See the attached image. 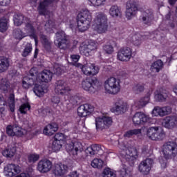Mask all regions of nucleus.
I'll return each mask as SVG.
<instances>
[{"mask_svg":"<svg viewBox=\"0 0 177 177\" xmlns=\"http://www.w3.org/2000/svg\"><path fill=\"white\" fill-rule=\"evenodd\" d=\"M26 18L23 15L21 14H15L14 15V24L15 26H17V27L19 26H21L22 23H25Z\"/></svg>","mask_w":177,"mask_h":177,"instance_id":"4c0bfd02","label":"nucleus"},{"mask_svg":"<svg viewBox=\"0 0 177 177\" xmlns=\"http://www.w3.org/2000/svg\"><path fill=\"white\" fill-rule=\"evenodd\" d=\"M53 73L54 74H56L57 75H60L62 74V68L59 67V65L55 64L53 67Z\"/></svg>","mask_w":177,"mask_h":177,"instance_id":"774afa93","label":"nucleus"},{"mask_svg":"<svg viewBox=\"0 0 177 177\" xmlns=\"http://www.w3.org/2000/svg\"><path fill=\"white\" fill-rule=\"evenodd\" d=\"M147 135L151 140H162L165 138L164 131H160L158 127L149 128Z\"/></svg>","mask_w":177,"mask_h":177,"instance_id":"f8f14e48","label":"nucleus"},{"mask_svg":"<svg viewBox=\"0 0 177 177\" xmlns=\"http://www.w3.org/2000/svg\"><path fill=\"white\" fill-rule=\"evenodd\" d=\"M62 142L54 140L51 145L52 151H54L55 153L60 151V149H62Z\"/></svg>","mask_w":177,"mask_h":177,"instance_id":"a18cd8bd","label":"nucleus"},{"mask_svg":"<svg viewBox=\"0 0 177 177\" xmlns=\"http://www.w3.org/2000/svg\"><path fill=\"white\" fill-rule=\"evenodd\" d=\"M44 28L48 32H53V28H56V21L55 19H51L44 25Z\"/></svg>","mask_w":177,"mask_h":177,"instance_id":"58836bf2","label":"nucleus"},{"mask_svg":"<svg viewBox=\"0 0 177 177\" xmlns=\"http://www.w3.org/2000/svg\"><path fill=\"white\" fill-rule=\"evenodd\" d=\"M91 27V24L88 23L87 21L86 22L85 21H82L80 19H77V28L80 32H84V31H86L88 28Z\"/></svg>","mask_w":177,"mask_h":177,"instance_id":"c9c22d12","label":"nucleus"},{"mask_svg":"<svg viewBox=\"0 0 177 177\" xmlns=\"http://www.w3.org/2000/svg\"><path fill=\"white\" fill-rule=\"evenodd\" d=\"M32 50V46L30 44H27L26 47L22 53V56L24 57H27L30 55V52Z\"/></svg>","mask_w":177,"mask_h":177,"instance_id":"864d4df0","label":"nucleus"},{"mask_svg":"<svg viewBox=\"0 0 177 177\" xmlns=\"http://www.w3.org/2000/svg\"><path fill=\"white\" fill-rule=\"evenodd\" d=\"M163 125L167 129H174L177 125V117L176 115L167 116L164 119Z\"/></svg>","mask_w":177,"mask_h":177,"instance_id":"5701e85b","label":"nucleus"},{"mask_svg":"<svg viewBox=\"0 0 177 177\" xmlns=\"http://www.w3.org/2000/svg\"><path fill=\"white\" fill-rule=\"evenodd\" d=\"M77 20H82V21H88V23L92 22V14L88 10H84L77 15Z\"/></svg>","mask_w":177,"mask_h":177,"instance_id":"cd10ccee","label":"nucleus"},{"mask_svg":"<svg viewBox=\"0 0 177 177\" xmlns=\"http://www.w3.org/2000/svg\"><path fill=\"white\" fill-rule=\"evenodd\" d=\"M31 109V106H30V104L25 103L20 106L19 107V111L21 114H26L28 110Z\"/></svg>","mask_w":177,"mask_h":177,"instance_id":"5fc2aeb1","label":"nucleus"},{"mask_svg":"<svg viewBox=\"0 0 177 177\" xmlns=\"http://www.w3.org/2000/svg\"><path fill=\"white\" fill-rule=\"evenodd\" d=\"M139 133H142V130L139 129H135L133 130H129L127 131L124 134V138H131V136H133V135H139Z\"/></svg>","mask_w":177,"mask_h":177,"instance_id":"de8ad7c7","label":"nucleus"},{"mask_svg":"<svg viewBox=\"0 0 177 177\" xmlns=\"http://www.w3.org/2000/svg\"><path fill=\"white\" fill-rule=\"evenodd\" d=\"M66 151L68 152L70 156H73V157H78L79 154H81L84 149H82V145L81 142H75L72 144H68L66 145Z\"/></svg>","mask_w":177,"mask_h":177,"instance_id":"2eb2a0df","label":"nucleus"},{"mask_svg":"<svg viewBox=\"0 0 177 177\" xmlns=\"http://www.w3.org/2000/svg\"><path fill=\"white\" fill-rule=\"evenodd\" d=\"M39 160V154L38 153H30L28 156V161L31 164H34V162H37Z\"/></svg>","mask_w":177,"mask_h":177,"instance_id":"3c124183","label":"nucleus"},{"mask_svg":"<svg viewBox=\"0 0 177 177\" xmlns=\"http://www.w3.org/2000/svg\"><path fill=\"white\" fill-rule=\"evenodd\" d=\"M10 66V63L8 58L3 57L0 58V73H5Z\"/></svg>","mask_w":177,"mask_h":177,"instance_id":"72a5a7b5","label":"nucleus"},{"mask_svg":"<svg viewBox=\"0 0 177 177\" xmlns=\"http://www.w3.org/2000/svg\"><path fill=\"white\" fill-rule=\"evenodd\" d=\"M150 102V93H148L145 97L135 102V106L137 109L145 107Z\"/></svg>","mask_w":177,"mask_h":177,"instance_id":"473e14b6","label":"nucleus"},{"mask_svg":"<svg viewBox=\"0 0 177 177\" xmlns=\"http://www.w3.org/2000/svg\"><path fill=\"white\" fill-rule=\"evenodd\" d=\"M132 57V48L124 47L119 50L117 55L118 60L120 62H129Z\"/></svg>","mask_w":177,"mask_h":177,"instance_id":"4468645a","label":"nucleus"},{"mask_svg":"<svg viewBox=\"0 0 177 177\" xmlns=\"http://www.w3.org/2000/svg\"><path fill=\"white\" fill-rule=\"evenodd\" d=\"M75 67L81 68L83 74L85 75H96L99 73V67L91 62H87L84 65H82V64H75Z\"/></svg>","mask_w":177,"mask_h":177,"instance_id":"39448f33","label":"nucleus"},{"mask_svg":"<svg viewBox=\"0 0 177 177\" xmlns=\"http://www.w3.org/2000/svg\"><path fill=\"white\" fill-rule=\"evenodd\" d=\"M103 177H117L113 171H111L110 169H105L103 171Z\"/></svg>","mask_w":177,"mask_h":177,"instance_id":"bf43d9fd","label":"nucleus"},{"mask_svg":"<svg viewBox=\"0 0 177 177\" xmlns=\"http://www.w3.org/2000/svg\"><path fill=\"white\" fill-rule=\"evenodd\" d=\"M153 164H154V160L149 158L141 161L138 166L139 172L142 175H149L153 168Z\"/></svg>","mask_w":177,"mask_h":177,"instance_id":"9b49d317","label":"nucleus"},{"mask_svg":"<svg viewBox=\"0 0 177 177\" xmlns=\"http://www.w3.org/2000/svg\"><path fill=\"white\" fill-rule=\"evenodd\" d=\"M120 176L122 177H131V171L127 169V168L124 167L120 170Z\"/></svg>","mask_w":177,"mask_h":177,"instance_id":"680f3d73","label":"nucleus"},{"mask_svg":"<svg viewBox=\"0 0 177 177\" xmlns=\"http://www.w3.org/2000/svg\"><path fill=\"white\" fill-rule=\"evenodd\" d=\"M138 3L133 0H129L126 4V17L128 20L133 19L138 13Z\"/></svg>","mask_w":177,"mask_h":177,"instance_id":"1a4fd4ad","label":"nucleus"},{"mask_svg":"<svg viewBox=\"0 0 177 177\" xmlns=\"http://www.w3.org/2000/svg\"><path fill=\"white\" fill-rule=\"evenodd\" d=\"M162 151L165 160H172L177 156V143L175 141H168L163 144Z\"/></svg>","mask_w":177,"mask_h":177,"instance_id":"7ed1b4c3","label":"nucleus"},{"mask_svg":"<svg viewBox=\"0 0 177 177\" xmlns=\"http://www.w3.org/2000/svg\"><path fill=\"white\" fill-rule=\"evenodd\" d=\"M14 37L16 38V39H19V41H21L23 38H25V37H27L26 33L23 32L21 30L17 29L14 31Z\"/></svg>","mask_w":177,"mask_h":177,"instance_id":"09e8293b","label":"nucleus"},{"mask_svg":"<svg viewBox=\"0 0 177 177\" xmlns=\"http://www.w3.org/2000/svg\"><path fill=\"white\" fill-rule=\"evenodd\" d=\"M80 53L84 56H89V53H91V51L88 49L86 45L80 47Z\"/></svg>","mask_w":177,"mask_h":177,"instance_id":"052dcab7","label":"nucleus"},{"mask_svg":"<svg viewBox=\"0 0 177 177\" xmlns=\"http://www.w3.org/2000/svg\"><path fill=\"white\" fill-rule=\"evenodd\" d=\"M64 134L62 133H57L54 136V140L59 142L60 143H63V142H64Z\"/></svg>","mask_w":177,"mask_h":177,"instance_id":"13d9d810","label":"nucleus"},{"mask_svg":"<svg viewBox=\"0 0 177 177\" xmlns=\"http://www.w3.org/2000/svg\"><path fill=\"white\" fill-rule=\"evenodd\" d=\"M8 107L12 113H15V94H10L8 99Z\"/></svg>","mask_w":177,"mask_h":177,"instance_id":"c03bdc74","label":"nucleus"},{"mask_svg":"<svg viewBox=\"0 0 177 177\" xmlns=\"http://www.w3.org/2000/svg\"><path fill=\"white\" fill-rule=\"evenodd\" d=\"M78 100H80V97L77 95H73L69 98L70 103H71V104L73 106H75V104H78Z\"/></svg>","mask_w":177,"mask_h":177,"instance_id":"0e129e2a","label":"nucleus"},{"mask_svg":"<svg viewBox=\"0 0 177 177\" xmlns=\"http://www.w3.org/2000/svg\"><path fill=\"white\" fill-rule=\"evenodd\" d=\"M93 110H95V107L92 104H82L77 108V114L79 117H86L92 114Z\"/></svg>","mask_w":177,"mask_h":177,"instance_id":"a211bd4d","label":"nucleus"},{"mask_svg":"<svg viewBox=\"0 0 177 177\" xmlns=\"http://www.w3.org/2000/svg\"><path fill=\"white\" fill-rule=\"evenodd\" d=\"M154 19V15H153V11L151 10H146L142 12V20L144 24H150Z\"/></svg>","mask_w":177,"mask_h":177,"instance_id":"c85d7f7f","label":"nucleus"},{"mask_svg":"<svg viewBox=\"0 0 177 177\" xmlns=\"http://www.w3.org/2000/svg\"><path fill=\"white\" fill-rule=\"evenodd\" d=\"M6 30H8V22L1 20L0 21V32H5Z\"/></svg>","mask_w":177,"mask_h":177,"instance_id":"e2e57ef3","label":"nucleus"},{"mask_svg":"<svg viewBox=\"0 0 177 177\" xmlns=\"http://www.w3.org/2000/svg\"><path fill=\"white\" fill-rule=\"evenodd\" d=\"M122 156L126 161L131 165H133V160L138 158L139 153L138 149L136 147H129L127 149H123Z\"/></svg>","mask_w":177,"mask_h":177,"instance_id":"0eeeda50","label":"nucleus"},{"mask_svg":"<svg viewBox=\"0 0 177 177\" xmlns=\"http://www.w3.org/2000/svg\"><path fill=\"white\" fill-rule=\"evenodd\" d=\"M55 93H58V95H66L68 92L71 91L70 86L67 85V83L63 80H58L55 83Z\"/></svg>","mask_w":177,"mask_h":177,"instance_id":"6ab92c4d","label":"nucleus"},{"mask_svg":"<svg viewBox=\"0 0 177 177\" xmlns=\"http://www.w3.org/2000/svg\"><path fill=\"white\" fill-rule=\"evenodd\" d=\"M12 127L15 136H23L26 133V130L21 129L17 123H15Z\"/></svg>","mask_w":177,"mask_h":177,"instance_id":"a19ab883","label":"nucleus"},{"mask_svg":"<svg viewBox=\"0 0 177 177\" xmlns=\"http://www.w3.org/2000/svg\"><path fill=\"white\" fill-rule=\"evenodd\" d=\"M86 46L90 52H92V50H96V49H97V43L93 40H90L88 44Z\"/></svg>","mask_w":177,"mask_h":177,"instance_id":"603ef678","label":"nucleus"},{"mask_svg":"<svg viewBox=\"0 0 177 177\" xmlns=\"http://www.w3.org/2000/svg\"><path fill=\"white\" fill-rule=\"evenodd\" d=\"M172 111V109L170 106H155L152 111V115L153 117H164V115H168V114H171Z\"/></svg>","mask_w":177,"mask_h":177,"instance_id":"aec40b11","label":"nucleus"},{"mask_svg":"<svg viewBox=\"0 0 177 177\" xmlns=\"http://www.w3.org/2000/svg\"><path fill=\"white\" fill-rule=\"evenodd\" d=\"M54 44L59 49H67L70 45V41L67 39V36H66L64 32L59 31L56 33V39Z\"/></svg>","mask_w":177,"mask_h":177,"instance_id":"6e6552de","label":"nucleus"},{"mask_svg":"<svg viewBox=\"0 0 177 177\" xmlns=\"http://www.w3.org/2000/svg\"><path fill=\"white\" fill-rule=\"evenodd\" d=\"M82 86L84 91L90 93H95L102 88V83L96 77L88 78L82 82Z\"/></svg>","mask_w":177,"mask_h":177,"instance_id":"20e7f679","label":"nucleus"},{"mask_svg":"<svg viewBox=\"0 0 177 177\" xmlns=\"http://www.w3.org/2000/svg\"><path fill=\"white\" fill-rule=\"evenodd\" d=\"M6 133L8 136H16L15 131H13V127L12 125H8L6 128Z\"/></svg>","mask_w":177,"mask_h":177,"instance_id":"69168bd1","label":"nucleus"},{"mask_svg":"<svg viewBox=\"0 0 177 177\" xmlns=\"http://www.w3.org/2000/svg\"><path fill=\"white\" fill-rule=\"evenodd\" d=\"M127 111L128 104L121 99L118 100L115 102L113 107L111 109L112 113H115V114H117L118 115L124 114V113H127Z\"/></svg>","mask_w":177,"mask_h":177,"instance_id":"ddd939ff","label":"nucleus"},{"mask_svg":"<svg viewBox=\"0 0 177 177\" xmlns=\"http://www.w3.org/2000/svg\"><path fill=\"white\" fill-rule=\"evenodd\" d=\"M53 167L52 161L45 158L38 162L37 169L41 174H46V172H49L52 169Z\"/></svg>","mask_w":177,"mask_h":177,"instance_id":"dca6fc26","label":"nucleus"},{"mask_svg":"<svg viewBox=\"0 0 177 177\" xmlns=\"http://www.w3.org/2000/svg\"><path fill=\"white\" fill-rule=\"evenodd\" d=\"M104 90L109 95H117L121 91V80L115 77H109L104 83Z\"/></svg>","mask_w":177,"mask_h":177,"instance_id":"f03ea898","label":"nucleus"},{"mask_svg":"<svg viewBox=\"0 0 177 177\" xmlns=\"http://www.w3.org/2000/svg\"><path fill=\"white\" fill-rule=\"evenodd\" d=\"M131 120L134 125H143L153 122V119L143 112H136L132 116Z\"/></svg>","mask_w":177,"mask_h":177,"instance_id":"423d86ee","label":"nucleus"},{"mask_svg":"<svg viewBox=\"0 0 177 177\" xmlns=\"http://www.w3.org/2000/svg\"><path fill=\"white\" fill-rule=\"evenodd\" d=\"M33 92L39 97H42L45 93H48V85L46 84H38V82L35 84L33 88Z\"/></svg>","mask_w":177,"mask_h":177,"instance_id":"393cba45","label":"nucleus"},{"mask_svg":"<svg viewBox=\"0 0 177 177\" xmlns=\"http://www.w3.org/2000/svg\"><path fill=\"white\" fill-rule=\"evenodd\" d=\"M37 82H39V81L37 80V77L28 75L24 77L22 81V86H24L25 89H28L30 86L35 85V84H37Z\"/></svg>","mask_w":177,"mask_h":177,"instance_id":"bb28decb","label":"nucleus"},{"mask_svg":"<svg viewBox=\"0 0 177 177\" xmlns=\"http://www.w3.org/2000/svg\"><path fill=\"white\" fill-rule=\"evenodd\" d=\"M100 151H102V146L99 145H93L86 149V153L88 154V156L99 154Z\"/></svg>","mask_w":177,"mask_h":177,"instance_id":"c756f323","label":"nucleus"},{"mask_svg":"<svg viewBox=\"0 0 177 177\" xmlns=\"http://www.w3.org/2000/svg\"><path fill=\"white\" fill-rule=\"evenodd\" d=\"M41 39L46 50H47V52H50V49H52V43H50L49 39L46 38V36H41Z\"/></svg>","mask_w":177,"mask_h":177,"instance_id":"79ce46f5","label":"nucleus"},{"mask_svg":"<svg viewBox=\"0 0 177 177\" xmlns=\"http://www.w3.org/2000/svg\"><path fill=\"white\" fill-rule=\"evenodd\" d=\"M133 91L135 93H140L145 91V85L143 84H137L133 87Z\"/></svg>","mask_w":177,"mask_h":177,"instance_id":"6e6d98bb","label":"nucleus"},{"mask_svg":"<svg viewBox=\"0 0 177 177\" xmlns=\"http://www.w3.org/2000/svg\"><path fill=\"white\" fill-rule=\"evenodd\" d=\"M89 2H91V5H93L94 6H100L103 2H104L106 0H88Z\"/></svg>","mask_w":177,"mask_h":177,"instance_id":"338daca9","label":"nucleus"},{"mask_svg":"<svg viewBox=\"0 0 177 177\" xmlns=\"http://www.w3.org/2000/svg\"><path fill=\"white\" fill-rule=\"evenodd\" d=\"M0 89L3 91V92H8V89H9V82L5 80H2L0 84Z\"/></svg>","mask_w":177,"mask_h":177,"instance_id":"4d7b16f0","label":"nucleus"},{"mask_svg":"<svg viewBox=\"0 0 177 177\" xmlns=\"http://www.w3.org/2000/svg\"><path fill=\"white\" fill-rule=\"evenodd\" d=\"M53 77V73L50 71L44 70L42 72L39 73L37 76V81L39 82H50Z\"/></svg>","mask_w":177,"mask_h":177,"instance_id":"412c9836","label":"nucleus"},{"mask_svg":"<svg viewBox=\"0 0 177 177\" xmlns=\"http://www.w3.org/2000/svg\"><path fill=\"white\" fill-rule=\"evenodd\" d=\"M91 167L93 168H102L103 167V160L102 159L99 158H95L91 162Z\"/></svg>","mask_w":177,"mask_h":177,"instance_id":"8fccbe9b","label":"nucleus"},{"mask_svg":"<svg viewBox=\"0 0 177 177\" xmlns=\"http://www.w3.org/2000/svg\"><path fill=\"white\" fill-rule=\"evenodd\" d=\"M109 15L112 17H121L122 12L121 11V7H119L117 5L111 6L109 9Z\"/></svg>","mask_w":177,"mask_h":177,"instance_id":"7c9ffc66","label":"nucleus"},{"mask_svg":"<svg viewBox=\"0 0 177 177\" xmlns=\"http://www.w3.org/2000/svg\"><path fill=\"white\" fill-rule=\"evenodd\" d=\"M162 66H164L162 61L161 59H158L151 64V70L155 73H159L160 70L162 68Z\"/></svg>","mask_w":177,"mask_h":177,"instance_id":"ea45409f","label":"nucleus"},{"mask_svg":"<svg viewBox=\"0 0 177 177\" xmlns=\"http://www.w3.org/2000/svg\"><path fill=\"white\" fill-rule=\"evenodd\" d=\"M25 30L28 34H34L35 30L32 26V21L28 18H25Z\"/></svg>","mask_w":177,"mask_h":177,"instance_id":"e433bc0d","label":"nucleus"},{"mask_svg":"<svg viewBox=\"0 0 177 177\" xmlns=\"http://www.w3.org/2000/svg\"><path fill=\"white\" fill-rule=\"evenodd\" d=\"M102 50L106 55H113L114 53V47L110 44V43H107L106 44L104 45L102 47Z\"/></svg>","mask_w":177,"mask_h":177,"instance_id":"49530a36","label":"nucleus"},{"mask_svg":"<svg viewBox=\"0 0 177 177\" xmlns=\"http://www.w3.org/2000/svg\"><path fill=\"white\" fill-rule=\"evenodd\" d=\"M142 41H143V37L142 35H140V34L134 35L131 37V42L136 46H139V45L142 44Z\"/></svg>","mask_w":177,"mask_h":177,"instance_id":"37998d69","label":"nucleus"},{"mask_svg":"<svg viewBox=\"0 0 177 177\" xmlns=\"http://www.w3.org/2000/svg\"><path fill=\"white\" fill-rule=\"evenodd\" d=\"M59 129V126L57 124L53 122L47 124L44 130L43 133L46 135V136H52L55 132H57V130Z\"/></svg>","mask_w":177,"mask_h":177,"instance_id":"a878e982","label":"nucleus"},{"mask_svg":"<svg viewBox=\"0 0 177 177\" xmlns=\"http://www.w3.org/2000/svg\"><path fill=\"white\" fill-rule=\"evenodd\" d=\"M53 2V0H41L38 6V11L39 15L43 16H50V12L48 10L47 8Z\"/></svg>","mask_w":177,"mask_h":177,"instance_id":"4be33fe9","label":"nucleus"},{"mask_svg":"<svg viewBox=\"0 0 177 177\" xmlns=\"http://www.w3.org/2000/svg\"><path fill=\"white\" fill-rule=\"evenodd\" d=\"M17 153H23V149H16L15 148L12 149H4L2 151V154L4 157H6L7 158H12Z\"/></svg>","mask_w":177,"mask_h":177,"instance_id":"2f4dec72","label":"nucleus"},{"mask_svg":"<svg viewBox=\"0 0 177 177\" xmlns=\"http://www.w3.org/2000/svg\"><path fill=\"white\" fill-rule=\"evenodd\" d=\"M53 172L56 176H63L68 172V166L62 163L57 164L55 165Z\"/></svg>","mask_w":177,"mask_h":177,"instance_id":"b1692460","label":"nucleus"},{"mask_svg":"<svg viewBox=\"0 0 177 177\" xmlns=\"http://www.w3.org/2000/svg\"><path fill=\"white\" fill-rule=\"evenodd\" d=\"M93 28L98 34H106L109 30V19L104 12H97L94 19Z\"/></svg>","mask_w":177,"mask_h":177,"instance_id":"f257e3e1","label":"nucleus"},{"mask_svg":"<svg viewBox=\"0 0 177 177\" xmlns=\"http://www.w3.org/2000/svg\"><path fill=\"white\" fill-rule=\"evenodd\" d=\"M167 97H168V95L167 94L166 91L160 90L155 92V99L158 102H165Z\"/></svg>","mask_w":177,"mask_h":177,"instance_id":"f704fd0d","label":"nucleus"},{"mask_svg":"<svg viewBox=\"0 0 177 177\" xmlns=\"http://www.w3.org/2000/svg\"><path fill=\"white\" fill-rule=\"evenodd\" d=\"M6 176L13 177L21 172V167L19 165L8 164L4 167Z\"/></svg>","mask_w":177,"mask_h":177,"instance_id":"f3484780","label":"nucleus"},{"mask_svg":"<svg viewBox=\"0 0 177 177\" xmlns=\"http://www.w3.org/2000/svg\"><path fill=\"white\" fill-rule=\"evenodd\" d=\"M113 124V119L110 117L103 116L95 118V127L97 131H103L109 128Z\"/></svg>","mask_w":177,"mask_h":177,"instance_id":"9d476101","label":"nucleus"}]
</instances>
